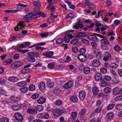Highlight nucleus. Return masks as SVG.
I'll return each instance as SVG.
<instances>
[{
	"mask_svg": "<svg viewBox=\"0 0 122 122\" xmlns=\"http://www.w3.org/2000/svg\"><path fill=\"white\" fill-rule=\"evenodd\" d=\"M96 36L100 37L101 38H104V36L98 34L93 33L92 35H89L88 36V38L90 40L96 41L97 40V38Z\"/></svg>",
	"mask_w": 122,
	"mask_h": 122,
	"instance_id": "1",
	"label": "nucleus"
},
{
	"mask_svg": "<svg viewBox=\"0 0 122 122\" xmlns=\"http://www.w3.org/2000/svg\"><path fill=\"white\" fill-rule=\"evenodd\" d=\"M25 24L24 21H20L18 24V25L15 28V30L20 31L21 30H23L25 27Z\"/></svg>",
	"mask_w": 122,
	"mask_h": 122,
	"instance_id": "2",
	"label": "nucleus"
},
{
	"mask_svg": "<svg viewBox=\"0 0 122 122\" xmlns=\"http://www.w3.org/2000/svg\"><path fill=\"white\" fill-rule=\"evenodd\" d=\"M65 112L64 110L60 108L53 110V114L54 116L57 117L60 116Z\"/></svg>",
	"mask_w": 122,
	"mask_h": 122,
	"instance_id": "3",
	"label": "nucleus"
},
{
	"mask_svg": "<svg viewBox=\"0 0 122 122\" xmlns=\"http://www.w3.org/2000/svg\"><path fill=\"white\" fill-rule=\"evenodd\" d=\"M15 117L16 119L19 122H21L23 120V117L20 113H15Z\"/></svg>",
	"mask_w": 122,
	"mask_h": 122,
	"instance_id": "4",
	"label": "nucleus"
},
{
	"mask_svg": "<svg viewBox=\"0 0 122 122\" xmlns=\"http://www.w3.org/2000/svg\"><path fill=\"white\" fill-rule=\"evenodd\" d=\"M111 54L109 52H107L105 54V56L104 57L103 60L105 61H109L111 60Z\"/></svg>",
	"mask_w": 122,
	"mask_h": 122,
	"instance_id": "5",
	"label": "nucleus"
},
{
	"mask_svg": "<svg viewBox=\"0 0 122 122\" xmlns=\"http://www.w3.org/2000/svg\"><path fill=\"white\" fill-rule=\"evenodd\" d=\"M73 82L71 81H68L63 85V88L65 89H69L73 86Z\"/></svg>",
	"mask_w": 122,
	"mask_h": 122,
	"instance_id": "6",
	"label": "nucleus"
},
{
	"mask_svg": "<svg viewBox=\"0 0 122 122\" xmlns=\"http://www.w3.org/2000/svg\"><path fill=\"white\" fill-rule=\"evenodd\" d=\"M95 78L97 81H101L104 80V79L102 77V74L100 73H97L95 75Z\"/></svg>",
	"mask_w": 122,
	"mask_h": 122,
	"instance_id": "7",
	"label": "nucleus"
},
{
	"mask_svg": "<svg viewBox=\"0 0 122 122\" xmlns=\"http://www.w3.org/2000/svg\"><path fill=\"white\" fill-rule=\"evenodd\" d=\"M78 59L81 61H85L86 60L87 57L85 55L79 54L77 56Z\"/></svg>",
	"mask_w": 122,
	"mask_h": 122,
	"instance_id": "8",
	"label": "nucleus"
},
{
	"mask_svg": "<svg viewBox=\"0 0 122 122\" xmlns=\"http://www.w3.org/2000/svg\"><path fill=\"white\" fill-rule=\"evenodd\" d=\"M86 93L84 92L81 91L79 93V97L80 100L83 101L85 100Z\"/></svg>",
	"mask_w": 122,
	"mask_h": 122,
	"instance_id": "9",
	"label": "nucleus"
},
{
	"mask_svg": "<svg viewBox=\"0 0 122 122\" xmlns=\"http://www.w3.org/2000/svg\"><path fill=\"white\" fill-rule=\"evenodd\" d=\"M73 37V36L71 34H68L65 36L64 37V40L65 43L68 42L70 41V39H71Z\"/></svg>",
	"mask_w": 122,
	"mask_h": 122,
	"instance_id": "10",
	"label": "nucleus"
},
{
	"mask_svg": "<svg viewBox=\"0 0 122 122\" xmlns=\"http://www.w3.org/2000/svg\"><path fill=\"white\" fill-rule=\"evenodd\" d=\"M54 53V52L53 51H46L43 53V55L47 57H49L52 56Z\"/></svg>",
	"mask_w": 122,
	"mask_h": 122,
	"instance_id": "11",
	"label": "nucleus"
},
{
	"mask_svg": "<svg viewBox=\"0 0 122 122\" xmlns=\"http://www.w3.org/2000/svg\"><path fill=\"white\" fill-rule=\"evenodd\" d=\"M113 91V93L115 95H117L119 94H122V92L120 91V90L117 87L114 88Z\"/></svg>",
	"mask_w": 122,
	"mask_h": 122,
	"instance_id": "12",
	"label": "nucleus"
},
{
	"mask_svg": "<svg viewBox=\"0 0 122 122\" xmlns=\"http://www.w3.org/2000/svg\"><path fill=\"white\" fill-rule=\"evenodd\" d=\"M22 64L23 63L22 62L20 61H19L14 63L13 64V66L15 68H18L21 66Z\"/></svg>",
	"mask_w": 122,
	"mask_h": 122,
	"instance_id": "13",
	"label": "nucleus"
},
{
	"mask_svg": "<svg viewBox=\"0 0 122 122\" xmlns=\"http://www.w3.org/2000/svg\"><path fill=\"white\" fill-rule=\"evenodd\" d=\"M8 80L10 81L15 83L17 82L18 79L16 77L12 76L8 78Z\"/></svg>",
	"mask_w": 122,
	"mask_h": 122,
	"instance_id": "14",
	"label": "nucleus"
},
{
	"mask_svg": "<svg viewBox=\"0 0 122 122\" xmlns=\"http://www.w3.org/2000/svg\"><path fill=\"white\" fill-rule=\"evenodd\" d=\"M10 99L11 101L13 102H18L20 100V98L15 96H11Z\"/></svg>",
	"mask_w": 122,
	"mask_h": 122,
	"instance_id": "15",
	"label": "nucleus"
},
{
	"mask_svg": "<svg viewBox=\"0 0 122 122\" xmlns=\"http://www.w3.org/2000/svg\"><path fill=\"white\" fill-rule=\"evenodd\" d=\"M46 98L42 97H41L37 100V102L39 104H42L45 103L46 101Z\"/></svg>",
	"mask_w": 122,
	"mask_h": 122,
	"instance_id": "16",
	"label": "nucleus"
},
{
	"mask_svg": "<svg viewBox=\"0 0 122 122\" xmlns=\"http://www.w3.org/2000/svg\"><path fill=\"white\" fill-rule=\"evenodd\" d=\"M28 55L32 57L35 56L38 57L39 56V54L37 52H31L28 53Z\"/></svg>",
	"mask_w": 122,
	"mask_h": 122,
	"instance_id": "17",
	"label": "nucleus"
},
{
	"mask_svg": "<svg viewBox=\"0 0 122 122\" xmlns=\"http://www.w3.org/2000/svg\"><path fill=\"white\" fill-rule=\"evenodd\" d=\"M92 63L93 65L95 67H98L100 65V62L97 60H95L93 61Z\"/></svg>",
	"mask_w": 122,
	"mask_h": 122,
	"instance_id": "18",
	"label": "nucleus"
},
{
	"mask_svg": "<svg viewBox=\"0 0 122 122\" xmlns=\"http://www.w3.org/2000/svg\"><path fill=\"white\" fill-rule=\"evenodd\" d=\"M38 87L39 89L41 91H43L45 89V84L44 82H41L39 83Z\"/></svg>",
	"mask_w": 122,
	"mask_h": 122,
	"instance_id": "19",
	"label": "nucleus"
},
{
	"mask_svg": "<svg viewBox=\"0 0 122 122\" xmlns=\"http://www.w3.org/2000/svg\"><path fill=\"white\" fill-rule=\"evenodd\" d=\"M32 3L35 6L37 7H40L41 5V4L40 1H33L32 2Z\"/></svg>",
	"mask_w": 122,
	"mask_h": 122,
	"instance_id": "20",
	"label": "nucleus"
},
{
	"mask_svg": "<svg viewBox=\"0 0 122 122\" xmlns=\"http://www.w3.org/2000/svg\"><path fill=\"white\" fill-rule=\"evenodd\" d=\"M114 114L113 112H111L107 113L106 116L107 118L109 120L112 119L113 117Z\"/></svg>",
	"mask_w": 122,
	"mask_h": 122,
	"instance_id": "21",
	"label": "nucleus"
},
{
	"mask_svg": "<svg viewBox=\"0 0 122 122\" xmlns=\"http://www.w3.org/2000/svg\"><path fill=\"white\" fill-rule=\"evenodd\" d=\"M17 85L18 86L21 87L26 85L27 83L25 81H22L18 83Z\"/></svg>",
	"mask_w": 122,
	"mask_h": 122,
	"instance_id": "22",
	"label": "nucleus"
},
{
	"mask_svg": "<svg viewBox=\"0 0 122 122\" xmlns=\"http://www.w3.org/2000/svg\"><path fill=\"white\" fill-rule=\"evenodd\" d=\"M71 100L74 102H76L78 101V98L75 95L72 96L70 97Z\"/></svg>",
	"mask_w": 122,
	"mask_h": 122,
	"instance_id": "23",
	"label": "nucleus"
},
{
	"mask_svg": "<svg viewBox=\"0 0 122 122\" xmlns=\"http://www.w3.org/2000/svg\"><path fill=\"white\" fill-rule=\"evenodd\" d=\"M21 108V106L19 105H14L12 106L13 109L15 110H20Z\"/></svg>",
	"mask_w": 122,
	"mask_h": 122,
	"instance_id": "24",
	"label": "nucleus"
},
{
	"mask_svg": "<svg viewBox=\"0 0 122 122\" xmlns=\"http://www.w3.org/2000/svg\"><path fill=\"white\" fill-rule=\"evenodd\" d=\"M27 59L28 61L31 62H34L35 61V59L34 57L32 56H30L27 57Z\"/></svg>",
	"mask_w": 122,
	"mask_h": 122,
	"instance_id": "25",
	"label": "nucleus"
},
{
	"mask_svg": "<svg viewBox=\"0 0 122 122\" xmlns=\"http://www.w3.org/2000/svg\"><path fill=\"white\" fill-rule=\"evenodd\" d=\"M36 15L39 16V17L41 16L43 17H45L46 16L45 14L39 11H37V12H36Z\"/></svg>",
	"mask_w": 122,
	"mask_h": 122,
	"instance_id": "26",
	"label": "nucleus"
},
{
	"mask_svg": "<svg viewBox=\"0 0 122 122\" xmlns=\"http://www.w3.org/2000/svg\"><path fill=\"white\" fill-rule=\"evenodd\" d=\"M47 86L50 88H52L54 86V84L53 82L50 81H48L47 82Z\"/></svg>",
	"mask_w": 122,
	"mask_h": 122,
	"instance_id": "27",
	"label": "nucleus"
},
{
	"mask_svg": "<svg viewBox=\"0 0 122 122\" xmlns=\"http://www.w3.org/2000/svg\"><path fill=\"white\" fill-rule=\"evenodd\" d=\"M92 92L93 94L96 95L97 94L98 92V89L97 87H94L92 89Z\"/></svg>",
	"mask_w": 122,
	"mask_h": 122,
	"instance_id": "28",
	"label": "nucleus"
},
{
	"mask_svg": "<svg viewBox=\"0 0 122 122\" xmlns=\"http://www.w3.org/2000/svg\"><path fill=\"white\" fill-rule=\"evenodd\" d=\"M101 42L102 44H109V41L105 39H102L101 40Z\"/></svg>",
	"mask_w": 122,
	"mask_h": 122,
	"instance_id": "29",
	"label": "nucleus"
},
{
	"mask_svg": "<svg viewBox=\"0 0 122 122\" xmlns=\"http://www.w3.org/2000/svg\"><path fill=\"white\" fill-rule=\"evenodd\" d=\"M0 121L1 122H9V119L6 117L0 118Z\"/></svg>",
	"mask_w": 122,
	"mask_h": 122,
	"instance_id": "30",
	"label": "nucleus"
},
{
	"mask_svg": "<svg viewBox=\"0 0 122 122\" xmlns=\"http://www.w3.org/2000/svg\"><path fill=\"white\" fill-rule=\"evenodd\" d=\"M101 81V86L105 87L107 86L108 85L107 82L105 81H104V80H102Z\"/></svg>",
	"mask_w": 122,
	"mask_h": 122,
	"instance_id": "31",
	"label": "nucleus"
},
{
	"mask_svg": "<svg viewBox=\"0 0 122 122\" xmlns=\"http://www.w3.org/2000/svg\"><path fill=\"white\" fill-rule=\"evenodd\" d=\"M118 66L115 63H112L110 65V68L113 69H115L117 68Z\"/></svg>",
	"mask_w": 122,
	"mask_h": 122,
	"instance_id": "32",
	"label": "nucleus"
},
{
	"mask_svg": "<svg viewBox=\"0 0 122 122\" xmlns=\"http://www.w3.org/2000/svg\"><path fill=\"white\" fill-rule=\"evenodd\" d=\"M64 41V39L63 38H60L57 40L56 43L58 44H60L62 43Z\"/></svg>",
	"mask_w": 122,
	"mask_h": 122,
	"instance_id": "33",
	"label": "nucleus"
},
{
	"mask_svg": "<svg viewBox=\"0 0 122 122\" xmlns=\"http://www.w3.org/2000/svg\"><path fill=\"white\" fill-rule=\"evenodd\" d=\"M101 47V48L103 50H108V47L107 45L102 44Z\"/></svg>",
	"mask_w": 122,
	"mask_h": 122,
	"instance_id": "34",
	"label": "nucleus"
},
{
	"mask_svg": "<svg viewBox=\"0 0 122 122\" xmlns=\"http://www.w3.org/2000/svg\"><path fill=\"white\" fill-rule=\"evenodd\" d=\"M79 41L78 39L77 38H75L71 40V44L74 45L76 44Z\"/></svg>",
	"mask_w": 122,
	"mask_h": 122,
	"instance_id": "35",
	"label": "nucleus"
},
{
	"mask_svg": "<svg viewBox=\"0 0 122 122\" xmlns=\"http://www.w3.org/2000/svg\"><path fill=\"white\" fill-rule=\"evenodd\" d=\"M102 107H98L95 110V111L96 113H99L102 110Z\"/></svg>",
	"mask_w": 122,
	"mask_h": 122,
	"instance_id": "36",
	"label": "nucleus"
},
{
	"mask_svg": "<svg viewBox=\"0 0 122 122\" xmlns=\"http://www.w3.org/2000/svg\"><path fill=\"white\" fill-rule=\"evenodd\" d=\"M90 68L88 67L85 68L83 70V72L85 74H88L90 73Z\"/></svg>",
	"mask_w": 122,
	"mask_h": 122,
	"instance_id": "37",
	"label": "nucleus"
},
{
	"mask_svg": "<svg viewBox=\"0 0 122 122\" xmlns=\"http://www.w3.org/2000/svg\"><path fill=\"white\" fill-rule=\"evenodd\" d=\"M49 34V33L48 32H46V33L42 32L40 34V35L42 37L44 38L47 36Z\"/></svg>",
	"mask_w": 122,
	"mask_h": 122,
	"instance_id": "38",
	"label": "nucleus"
},
{
	"mask_svg": "<svg viewBox=\"0 0 122 122\" xmlns=\"http://www.w3.org/2000/svg\"><path fill=\"white\" fill-rule=\"evenodd\" d=\"M86 109H81V111L79 112V114L81 116H83L86 113Z\"/></svg>",
	"mask_w": 122,
	"mask_h": 122,
	"instance_id": "39",
	"label": "nucleus"
},
{
	"mask_svg": "<svg viewBox=\"0 0 122 122\" xmlns=\"http://www.w3.org/2000/svg\"><path fill=\"white\" fill-rule=\"evenodd\" d=\"M19 11V10H5V12L7 13L11 12L12 13H14L17 12Z\"/></svg>",
	"mask_w": 122,
	"mask_h": 122,
	"instance_id": "40",
	"label": "nucleus"
},
{
	"mask_svg": "<svg viewBox=\"0 0 122 122\" xmlns=\"http://www.w3.org/2000/svg\"><path fill=\"white\" fill-rule=\"evenodd\" d=\"M29 89L30 91H32L35 90V85H30L29 87Z\"/></svg>",
	"mask_w": 122,
	"mask_h": 122,
	"instance_id": "41",
	"label": "nucleus"
},
{
	"mask_svg": "<svg viewBox=\"0 0 122 122\" xmlns=\"http://www.w3.org/2000/svg\"><path fill=\"white\" fill-rule=\"evenodd\" d=\"M78 36L83 37H85L86 36V35L82 32H79L78 33V35L76 37H78Z\"/></svg>",
	"mask_w": 122,
	"mask_h": 122,
	"instance_id": "42",
	"label": "nucleus"
},
{
	"mask_svg": "<svg viewBox=\"0 0 122 122\" xmlns=\"http://www.w3.org/2000/svg\"><path fill=\"white\" fill-rule=\"evenodd\" d=\"M116 108L118 110H122V104H117L116 106Z\"/></svg>",
	"mask_w": 122,
	"mask_h": 122,
	"instance_id": "43",
	"label": "nucleus"
},
{
	"mask_svg": "<svg viewBox=\"0 0 122 122\" xmlns=\"http://www.w3.org/2000/svg\"><path fill=\"white\" fill-rule=\"evenodd\" d=\"M36 108L37 110L39 111H41L43 109V106L39 105L37 106L36 107Z\"/></svg>",
	"mask_w": 122,
	"mask_h": 122,
	"instance_id": "44",
	"label": "nucleus"
},
{
	"mask_svg": "<svg viewBox=\"0 0 122 122\" xmlns=\"http://www.w3.org/2000/svg\"><path fill=\"white\" fill-rule=\"evenodd\" d=\"M54 93L57 94H59L61 93L60 90L57 87L55 88L54 90Z\"/></svg>",
	"mask_w": 122,
	"mask_h": 122,
	"instance_id": "45",
	"label": "nucleus"
},
{
	"mask_svg": "<svg viewBox=\"0 0 122 122\" xmlns=\"http://www.w3.org/2000/svg\"><path fill=\"white\" fill-rule=\"evenodd\" d=\"M114 49L116 51H119L121 50V48L118 45L115 46L114 47Z\"/></svg>",
	"mask_w": 122,
	"mask_h": 122,
	"instance_id": "46",
	"label": "nucleus"
},
{
	"mask_svg": "<svg viewBox=\"0 0 122 122\" xmlns=\"http://www.w3.org/2000/svg\"><path fill=\"white\" fill-rule=\"evenodd\" d=\"M62 103V102L60 100H57L55 102V104L57 105H60Z\"/></svg>",
	"mask_w": 122,
	"mask_h": 122,
	"instance_id": "47",
	"label": "nucleus"
},
{
	"mask_svg": "<svg viewBox=\"0 0 122 122\" xmlns=\"http://www.w3.org/2000/svg\"><path fill=\"white\" fill-rule=\"evenodd\" d=\"M20 90L22 92L25 93L27 92L28 89L26 87H24L21 88Z\"/></svg>",
	"mask_w": 122,
	"mask_h": 122,
	"instance_id": "48",
	"label": "nucleus"
},
{
	"mask_svg": "<svg viewBox=\"0 0 122 122\" xmlns=\"http://www.w3.org/2000/svg\"><path fill=\"white\" fill-rule=\"evenodd\" d=\"M104 91L105 93H109L111 92V90L110 88L107 87L104 88Z\"/></svg>",
	"mask_w": 122,
	"mask_h": 122,
	"instance_id": "49",
	"label": "nucleus"
},
{
	"mask_svg": "<svg viewBox=\"0 0 122 122\" xmlns=\"http://www.w3.org/2000/svg\"><path fill=\"white\" fill-rule=\"evenodd\" d=\"M115 105V104L114 103L109 105L107 107V110H109L112 109Z\"/></svg>",
	"mask_w": 122,
	"mask_h": 122,
	"instance_id": "50",
	"label": "nucleus"
},
{
	"mask_svg": "<svg viewBox=\"0 0 122 122\" xmlns=\"http://www.w3.org/2000/svg\"><path fill=\"white\" fill-rule=\"evenodd\" d=\"M100 71L103 74L106 73L107 71V69L104 67L101 68L100 69Z\"/></svg>",
	"mask_w": 122,
	"mask_h": 122,
	"instance_id": "51",
	"label": "nucleus"
},
{
	"mask_svg": "<svg viewBox=\"0 0 122 122\" xmlns=\"http://www.w3.org/2000/svg\"><path fill=\"white\" fill-rule=\"evenodd\" d=\"M39 96L38 94H34L32 95L31 96V97L33 99H36Z\"/></svg>",
	"mask_w": 122,
	"mask_h": 122,
	"instance_id": "52",
	"label": "nucleus"
},
{
	"mask_svg": "<svg viewBox=\"0 0 122 122\" xmlns=\"http://www.w3.org/2000/svg\"><path fill=\"white\" fill-rule=\"evenodd\" d=\"M85 49L83 48L80 49L79 50V52L80 53V54L82 55H84V54L85 53Z\"/></svg>",
	"mask_w": 122,
	"mask_h": 122,
	"instance_id": "53",
	"label": "nucleus"
},
{
	"mask_svg": "<svg viewBox=\"0 0 122 122\" xmlns=\"http://www.w3.org/2000/svg\"><path fill=\"white\" fill-rule=\"evenodd\" d=\"M96 57L98 59H101L102 56V54L101 52H97L96 54Z\"/></svg>",
	"mask_w": 122,
	"mask_h": 122,
	"instance_id": "54",
	"label": "nucleus"
},
{
	"mask_svg": "<svg viewBox=\"0 0 122 122\" xmlns=\"http://www.w3.org/2000/svg\"><path fill=\"white\" fill-rule=\"evenodd\" d=\"M27 69H24L21 70L20 71V73L22 74H25L28 72H27Z\"/></svg>",
	"mask_w": 122,
	"mask_h": 122,
	"instance_id": "55",
	"label": "nucleus"
},
{
	"mask_svg": "<svg viewBox=\"0 0 122 122\" xmlns=\"http://www.w3.org/2000/svg\"><path fill=\"white\" fill-rule=\"evenodd\" d=\"M72 51L75 53H76L78 51V49L76 47H72Z\"/></svg>",
	"mask_w": 122,
	"mask_h": 122,
	"instance_id": "56",
	"label": "nucleus"
},
{
	"mask_svg": "<svg viewBox=\"0 0 122 122\" xmlns=\"http://www.w3.org/2000/svg\"><path fill=\"white\" fill-rule=\"evenodd\" d=\"M104 78L105 80L108 81H110L111 79V78L110 76H105Z\"/></svg>",
	"mask_w": 122,
	"mask_h": 122,
	"instance_id": "57",
	"label": "nucleus"
},
{
	"mask_svg": "<svg viewBox=\"0 0 122 122\" xmlns=\"http://www.w3.org/2000/svg\"><path fill=\"white\" fill-rule=\"evenodd\" d=\"M116 99L117 101H122V95L116 97Z\"/></svg>",
	"mask_w": 122,
	"mask_h": 122,
	"instance_id": "58",
	"label": "nucleus"
},
{
	"mask_svg": "<svg viewBox=\"0 0 122 122\" xmlns=\"http://www.w3.org/2000/svg\"><path fill=\"white\" fill-rule=\"evenodd\" d=\"M77 116V113L76 112H72L71 114V116L73 118H75Z\"/></svg>",
	"mask_w": 122,
	"mask_h": 122,
	"instance_id": "59",
	"label": "nucleus"
},
{
	"mask_svg": "<svg viewBox=\"0 0 122 122\" xmlns=\"http://www.w3.org/2000/svg\"><path fill=\"white\" fill-rule=\"evenodd\" d=\"M74 16V15L72 13H70L67 15L66 18H67L69 17H70L71 18H73Z\"/></svg>",
	"mask_w": 122,
	"mask_h": 122,
	"instance_id": "60",
	"label": "nucleus"
},
{
	"mask_svg": "<svg viewBox=\"0 0 122 122\" xmlns=\"http://www.w3.org/2000/svg\"><path fill=\"white\" fill-rule=\"evenodd\" d=\"M12 61L11 59L6 60L5 61V64H9L11 63Z\"/></svg>",
	"mask_w": 122,
	"mask_h": 122,
	"instance_id": "61",
	"label": "nucleus"
},
{
	"mask_svg": "<svg viewBox=\"0 0 122 122\" xmlns=\"http://www.w3.org/2000/svg\"><path fill=\"white\" fill-rule=\"evenodd\" d=\"M5 80L4 79L0 78V84L1 85L4 84L5 83Z\"/></svg>",
	"mask_w": 122,
	"mask_h": 122,
	"instance_id": "62",
	"label": "nucleus"
},
{
	"mask_svg": "<svg viewBox=\"0 0 122 122\" xmlns=\"http://www.w3.org/2000/svg\"><path fill=\"white\" fill-rule=\"evenodd\" d=\"M24 17L28 19H32L33 16H32V15H25Z\"/></svg>",
	"mask_w": 122,
	"mask_h": 122,
	"instance_id": "63",
	"label": "nucleus"
},
{
	"mask_svg": "<svg viewBox=\"0 0 122 122\" xmlns=\"http://www.w3.org/2000/svg\"><path fill=\"white\" fill-rule=\"evenodd\" d=\"M47 66L49 68H50L53 67L54 65L52 63H51L48 64Z\"/></svg>",
	"mask_w": 122,
	"mask_h": 122,
	"instance_id": "64",
	"label": "nucleus"
}]
</instances>
